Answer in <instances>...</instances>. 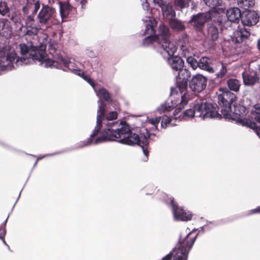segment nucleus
Returning <instances> with one entry per match:
<instances>
[{
  "label": "nucleus",
  "mask_w": 260,
  "mask_h": 260,
  "mask_svg": "<svg viewBox=\"0 0 260 260\" xmlns=\"http://www.w3.org/2000/svg\"><path fill=\"white\" fill-rule=\"evenodd\" d=\"M117 115H98L96 125L90 137L82 142L81 147L91 144H99L108 141H116L121 144L128 145L138 144L144 154L147 158L148 144L150 135L147 128L140 130V136L133 133L129 125L125 122L116 121Z\"/></svg>",
  "instance_id": "nucleus-1"
},
{
  "label": "nucleus",
  "mask_w": 260,
  "mask_h": 260,
  "mask_svg": "<svg viewBox=\"0 0 260 260\" xmlns=\"http://www.w3.org/2000/svg\"><path fill=\"white\" fill-rule=\"evenodd\" d=\"M47 43H40L35 46L30 42L27 44H20L19 47L21 54L26 57L19 58L15 49L9 45L0 47V74L4 72L12 70L15 66H22L30 63L32 60H38L40 64L45 68H56L63 70L65 60L62 55L58 56L55 60L49 58L45 50Z\"/></svg>",
  "instance_id": "nucleus-2"
},
{
  "label": "nucleus",
  "mask_w": 260,
  "mask_h": 260,
  "mask_svg": "<svg viewBox=\"0 0 260 260\" xmlns=\"http://www.w3.org/2000/svg\"><path fill=\"white\" fill-rule=\"evenodd\" d=\"M224 119L226 121L235 122L253 129L260 138V115H255V122L252 121L253 118L250 115H188V120L195 119L197 122L210 119L221 120Z\"/></svg>",
  "instance_id": "nucleus-3"
},
{
  "label": "nucleus",
  "mask_w": 260,
  "mask_h": 260,
  "mask_svg": "<svg viewBox=\"0 0 260 260\" xmlns=\"http://www.w3.org/2000/svg\"><path fill=\"white\" fill-rule=\"evenodd\" d=\"M236 98L235 95L226 89L218 96L219 107L216 104L209 103H197L193 107V114H219L220 109L222 114H230L231 105Z\"/></svg>",
  "instance_id": "nucleus-4"
},
{
  "label": "nucleus",
  "mask_w": 260,
  "mask_h": 260,
  "mask_svg": "<svg viewBox=\"0 0 260 260\" xmlns=\"http://www.w3.org/2000/svg\"><path fill=\"white\" fill-rule=\"evenodd\" d=\"M189 230L185 234H181L176 247L162 260H170L172 257L173 260H187L188 252L193 246L197 236V234L193 233L194 230L191 232H189Z\"/></svg>",
  "instance_id": "nucleus-5"
},
{
  "label": "nucleus",
  "mask_w": 260,
  "mask_h": 260,
  "mask_svg": "<svg viewBox=\"0 0 260 260\" xmlns=\"http://www.w3.org/2000/svg\"><path fill=\"white\" fill-rule=\"evenodd\" d=\"M172 212L174 219L177 221H188L191 220L192 214L190 212L178 207L174 202L173 199L171 200Z\"/></svg>",
  "instance_id": "nucleus-6"
},
{
  "label": "nucleus",
  "mask_w": 260,
  "mask_h": 260,
  "mask_svg": "<svg viewBox=\"0 0 260 260\" xmlns=\"http://www.w3.org/2000/svg\"><path fill=\"white\" fill-rule=\"evenodd\" d=\"M206 84V78L199 74L193 77L189 83V87L192 91L200 92L205 88Z\"/></svg>",
  "instance_id": "nucleus-7"
},
{
  "label": "nucleus",
  "mask_w": 260,
  "mask_h": 260,
  "mask_svg": "<svg viewBox=\"0 0 260 260\" xmlns=\"http://www.w3.org/2000/svg\"><path fill=\"white\" fill-rule=\"evenodd\" d=\"M54 9L47 5H43L42 8L38 15L39 22L40 24H47L53 17Z\"/></svg>",
  "instance_id": "nucleus-8"
},
{
  "label": "nucleus",
  "mask_w": 260,
  "mask_h": 260,
  "mask_svg": "<svg viewBox=\"0 0 260 260\" xmlns=\"http://www.w3.org/2000/svg\"><path fill=\"white\" fill-rule=\"evenodd\" d=\"M211 18V13L209 12L199 13L193 16L191 22L197 29L200 30L204 26L205 23Z\"/></svg>",
  "instance_id": "nucleus-9"
},
{
  "label": "nucleus",
  "mask_w": 260,
  "mask_h": 260,
  "mask_svg": "<svg viewBox=\"0 0 260 260\" xmlns=\"http://www.w3.org/2000/svg\"><path fill=\"white\" fill-rule=\"evenodd\" d=\"M259 16L255 11L246 12L241 18L242 23L244 25L252 26L256 24L259 20Z\"/></svg>",
  "instance_id": "nucleus-10"
},
{
  "label": "nucleus",
  "mask_w": 260,
  "mask_h": 260,
  "mask_svg": "<svg viewBox=\"0 0 260 260\" xmlns=\"http://www.w3.org/2000/svg\"><path fill=\"white\" fill-rule=\"evenodd\" d=\"M226 17L231 22L238 23L241 19V12L238 8H231L226 11Z\"/></svg>",
  "instance_id": "nucleus-11"
},
{
  "label": "nucleus",
  "mask_w": 260,
  "mask_h": 260,
  "mask_svg": "<svg viewBox=\"0 0 260 260\" xmlns=\"http://www.w3.org/2000/svg\"><path fill=\"white\" fill-rule=\"evenodd\" d=\"M170 37L171 33L169 27L163 24H160L159 26V32L156 37L158 43L169 40Z\"/></svg>",
  "instance_id": "nucleus-12"
},
{
  "label": "nucleus",
  "mask_w": 260,
  "mask_h": 260,
  "mask_svg": "<svg viewBox=\"0 0 260 260\" xmlns=\"http://www.w3.org/2000/svg\"><path fill=\"white\" fill-rule=\"evenodd\" d=\"M181 54L186 57L192 54V48L189 44L188 39L186 36L183 37V40L179 42Z\"/></svg>",
  "instance_id": "nucleus-13"
},
{
  "label": "nucleus",
  "mask_w": 260,
  "mask_h": 260,
  "mask_svg": "<svg viewBox=\"0 0 260 260\" xmlns=\"http://www.w3.org/2000/svg\"><path fill=\"white\" fill-rule=\"evenodd\" d=\"M163 17L169 21L173 18L176 17V12L172 6L168 3H166L161 7Z\"/></svg>",
  "instance_id": "nucleus-14"
},
{
  "label": "nucleus",
  "mask_w": 260,
  "mask_h": 260,
  "mask_svg": "<svg viewBox=\"0 0 260 260\" xmlns=\"http://www.w3.org/2000/svg\"><path fill=\"white\" fill-rule=\"evenodd\" d=\"M161 47L163 48L164 52H166L169 56L172 57L177 50V47L175 44L170 39L159 43Z\"/></svg>",
  "instance_id": "nucleus-15"
},
{
  "label": "nucleus",
  "mask_w": 260,
  "mask_h": 260,
  "mask_svg": "<svg viewBox=\"0 0 260 260\" xmlns=\"http://www.w3.org/2000/svg\"><path fill=\"white\" fill-rule=\"evenodd\" d=\"M11 32L10 22L7 19H0V34L7 38L10 36Z\"/></svg>",
  "instance_id": "nucleus-16"
},
{
  "label": "nucleus",
  "mask_w": 260,
  "mask_h": 260,
  "mask_svg": "<svg viewBox=\"0 0 260 260\" xmlns=\"http://www.w3.org/2000/svg\"><path fill=\"white\" fill-rule=\"evenodd\" d=\"M168 61L172 69L177 72L183 68L184 66L183 60L177 56L169 57Z\"/></svg>",
  "instance_id": "nucleus-17"
},
{
  "label": "nucleus",
  "mask_w": 260,
  "mask_h": 260,
  "mask_svg": "<svg viewBox=\"0 0 260 260\" xmlns=\"http://www.w3.org/2000/svg\"><path fill=\"white\" fill-rule=\"evenodd\" d=\"M169 24L171 29L177 32L182 31L186 28L184 22L177 19L176 17L170 19Z\"/></svg>",
  "instance_id": "nucleus-18"
},
{
  "label": "nucleus",
  "mask_w": 260,
  "mask_h": 260,
  "mask_svg": "<svg viewBox=\"0 0 260 260\" xmlns=\"http://www.w3.org/2000/svg\"><path fill=\"white\" fill-rule=\"evenodd\" d=\"M243 82L245 85H252L258 81V78L256 73L249 74L244 72L242 74Z\"/></svg>",
  "instance_id": "nucleus-19"
},
{
  "label": "nucleus",
  "mask_w": 260,
  "mask_h": 260,
  "mask_svg": "<svg viewBox=\"0 0 260 260\" xmlns=\"http://www.w3.org/2000/svg\"><path fill=\"white\" fill-rule=\"evenodd\" d=\"M34 21V17L33 15L28 16L26 19V24L27 25V30L26 31V35H31L32 34L36 35L38 31L37 27H32V22Z\"/></svg>",
  "instance_id": "nucleus-20"
},
{
  "label": "nucleus",
  "mask_w": 260,
  "mask_h": 260,
  "mask_svg": "<svg viewBox=\"0 0 260 260\" xmlns=\"http://www.w3.org/2000/svg\"><path fill=\"white\" fill-rule=\"evenodd\" d=\"M95 92L100 98H102L108 102H112V99L109 91L106 88L101 87V85L98 89H95Z\"/></svg>",
  "instance_id": "nucleus-21"
},
{
  "label": "nucleus",
  "mask_w": 260,
  "mask_h": 260,
  "mask_svg": "<svg viewBox=\"0 0 260 260\" xmlns=\"http://www.w3.org/2000/svg\"><path fill=\"white\" fill-rule=\"evenodd\" d=\"M198 67L201 69L206 70L209 73H213L214 70L210 66V59L206 57H202L198 62Z\"/></svg>",
  "instance_id": "nucleus-22"
},
{
  "label": "nucleus",
  "mask_w": 260,
  "mask_h": 260,
  "mask_svg": "<svg viewBox=\"0 0 260 260\" xmlns=\"http://www.w3.org/2000/svg\"><path fill=\"white\" fill-rule=\"evenodd\" d=\"M177 72H178V73L177 79L178 80L179 82L186 83L187 80L190 77V73L186 69L182 68Z\"/></svg>",
  "instance_id": "nucleus-23"
},
{
  "label": "nucleus",
  "mask_w": 260,
  "mask_h": 260,
  "mask_svg": "<svg viewBox=\"0 0 260 260\" xmlns=\"http://www.w3.org/2000/svg\"><path fill=\"white\" fill-rule=\"evenodd\" d=\"M64 152H65V150H63L58 151H56V152L51 153H47V154H43V155H40L38 156H37L36 155H34L32 154L28 153L25 151H24V152H22V153H25L27 155L31 156L33 157H37L36 161L38 162V161L39 160L42 159L43 158H44L45 157H49V156H55V155H58L60 154H62Z\"/></svg>",
  "instance_id": "nucleus-24"
},
{
  "label": "nucleus",
  "mask_w": 260,
  "mask_h": 260,
  "mask_svg": "<svg viewBox=\"0 0 260 260\" xmlns=\"http://www.w3.org/2000/svg\"><path fill=\"white\" fill-rule=\"evenodd\" d=\"M208 36L212 41L217 40L219 36L218 28L213 25L209 26L208 27Z\"/></svg>",
  "instance_id": "nucleus-25"
},
{
  "label": "nucleus",
  "mask_w": 260,
  "mask_h": 260,
  "mask_svg": "<svg viewBox=\"0 0 260 260\" xmlns=\"http://www.w3.org/2000/svg\"><path fill=\"white\" fill-rule=\"evenodd\" d=\"M145 33L149 36L144 39V44L147 45L152 43L153 37H152L151 35L154 33V31L151 25L149 24L147 25Z\"/></svg>",
  "instance_id": "nucleus-26"
},
{
  "label": "nucleus",
  "mask_w": 260,
  "mask_h": 260,
  "mask_svg": "<svg viewBox=\"0 0 260 260\" xmlns=\"http://www.w3.org/2000/svg\"><path fill=\"white\" fill-rule=\"evenodd\" d=\"M255 4L254 0H237V4L239 7L244 10H247L252 7Z\"/></svg>",
  "instance_id": "nucleus-27"
},
{
  "label": "nucleus",
  "mask_w": 260,
  "mask_h": 260,
  "mask_svg": "<svg viewBox=\"0 0 260 260\" xmlns=\"http://www.w3.org/2000/svg\"><path fill=\"white\" fill-rule=\"evenodd\" d=\"M227 84L230 90L234 91H239L240 86V83L237 79H230L228 80Z\"/></svg>",
  "instance_id": "nucleus-28"
},
{
  "label": "nucleus",
  "mask_w": 260,
  "mask_h": 260,
  "mask_svg": "<svg viewBox=\"0 0 260 260\" xmlns=\"http://www.w3.org/2000/svg\"><path fill=\"white\" fill-rule=\"evenodd\" d=\"M192 0H174V5L176 8L180 9L187 8Z\"/></svg>",
  "instance_id": "nucleus-29"
},
{
  "label": "nucleus",
  "mask_w": 260,
  "mask_h": 260,
  "mask_svg": "<svg viewBox=\"0 0 260 260\" xmlns=\"http://www.w3.org/2000/svg\"><path fill=\"white\" fill-rule=\"evenodd\" d=\"M193 94H189L187 92L184 93L182 96H181V101H180V105L179 106V107L175 110V112L178 113L179 111H178V110H180L181 109V106H183L184 105H186L187 103V102L192 98Z\"/></svg>",
  "instance_id": "nucleus-30"
},
{
  "label": "nucleus",
  "mask_w": 260,
  "mask_h": 260,
  "mask_svg": "<svg viewBox=\"0 0 260 260\" xmlns=\"http://www.w3.org/2000/svg\"><path fill=\"white\" fill-rule=\"evenodd\" d=\"M174 107V105H170L169 103H164L157 108V111L160 113L170 112Z\"/></svg>",
  "instance_id": "nucleus-31"
},
{
  "label": "nucleus",
  "mask_w": 260,
  "mask_h": 260,
  "mask_svg": "<svg viewBox=\"0 0 260 260\" xmlns=\"http://www.w3.org/2000/svg\"><path fill=\"white\" fill-rule=\"evenodd\" d=\"M232 39L235 43H240L244 41L243 37L241 35V32L240 28L234 31Z\"/></svg>",
  "instance_id": "nucleus-32"
},
{
  "label": "nucleus",
  "mask_w": 260,
  "mask_h": 260,
  "mask_svg": "<svg viewBox=\"0 0 260 260\" xmlns=\"http://www.w3.org/2000/svg\"><path fill=\"white\" fill-rule=\"evenodd\" d=\"M73 63L71 60H67L66 59V68L69 70L72 71L75 74L79 75L80 77L83 76L84 72L80 70L75 69L73 68Z\"/></svg>",
  "instance_id": "nucleus-33"
},
{
  "label": "nucleus",
  "mask_w": 260,
  "mask_h": 260,
  "mask_svg": "<svg viewBox=\"0 0 260 260\" xmlns=\"http://www.w3.org/2000/svg\"><path fill=\"white\" fill-rule=\"evenodd\" d=\"M205 4L211 8H215L220 6L222 4V0H203Z\"/></svg>",
  "instance_id": "nucleus-34"
},
{
  "label": "nucleus",
  "mask_w": 260,
  "mask_h": 260,
  "mask_svg": "<svg viewBox=\"0 0 260 260\" xmlns=\"http://www.w3.org/2000/svg\"><path fill=\"white\" fill-rule=\"evenodd\" d=\"M9 8L6 2H1L0 3V14L3 16L6 15L9 13Z\"/></svg>",
  "instance_id": "nucleus-35"
},
{
  "label": "nucleus",
  "mask_w": 260,
  "mask_h": 260,
  "mask_svg": "<svg viewBox=\"0 0 260 260\" xmlns=\"http://www.w3.org/2000/svg\"><path fill=\"white\" fill-rule=\"evenodd\" d=\"M0 145L2 146L3 148L8 149L12 152H15L16 153L19 152H24V151L18 149L9 144H7L3 142L0 141Z\"/></svg>",
  "instance_id": "nucleus-36"
},
{
  "label": "nucleus",
  "mask_w": 260,
  "mask_h": 260,
  "mask_svg": "<svg viewBox=\"0 0 260 260\" xmlns=\"http://www.w3.org/2000/svg\"><path fill=\"white\" fill-rule=\"evenodd\" d=\"M186 57L187 62L189 64H190V66L193 69H196L198 67V62L195 58H194L190 55H189Z\"/></svg>",
  "instance_id": "nucleus-37"
},
{
  "label": "nucleus",
  "mask_w": 260,
  "mask_h": 260,
  "mask_svg": "<svg viewBox=\"0 0 260 260\" xmlns=\"http://www.w3.org/2000/svg\"><path fill=\"white\" fill-rule=\"evenodd\" d=\"M240 30L241 32V35L244 40L247 39L250 36V33L248 29L243 27L240 28Z\"/></svg>",
  "instance_id": "nucleus-38"
},
{
  "label": "nucleus",
  "mask_w": 260,
  "mask_h": 260,
  "mask_svg": "<svg viewBox=\"0 0 260 260\" xmlns=\"http://www.w3.org/2000/svg\"><path fill=\"white\" fill-rule=\"evenodd\" d=\"M98 103L99 104V105L98 113L99 114H104L105 112L106 105L104 104L103 102L101 100L98 101Z\"/></svg>",
  "instance_id": "nucleus-39"
},
{
  "label": "nucleus",
  "mask_w": 260,
  "mask_h": 260,
  "mask_svg": "<svg viewBox=\"0 0 260 260\" xmlns=\"http://www.w3.org/2000/svg\"><path fill=\"white\" fill-rule=\"evenodd\" d=\"M222 67L220 71L217 73V76L219 78H222L227 72L226 66L223 63H221Z\"/></svg>",
  "instance_id": "nucleus-40"
},
{
  "label": "nucleus",
  "mask_w": 260,
  "mask_h": 260,
  "mask_svg": "<svg viewBox=\"0 0 260 260\" xmlns=\"http://www.w3.org/2000/svg\"><path fill=\"white\" fill-rule=\"evenodd\" d=\"M58 4L59 5L60 16L62 18V20L63 21L65 17V12L63 8L64 4L63 2H59Z\"/></svg>",
  "instance_id": "nucleus-41"
},
{
  "label": "nucleus",
  "mask_w": 260,
  "mask_h": 260,
  "mask_svg": "<svg viewBox=\"0 0 260 260\" xmlns=\"http://www.w3.org/2000/svg\"><path fill=\"white\" fill-rule=\"evenodd\" d=\"M251 114H260V103L255 104L251 109Z\"/></svg>",
  "instance_id": "nucleus-42"
},
{
  "label": "nucleus",
  "mask_w": 260,
  "mask_h": 260,
  "mask_svg": "<svg viewBox=\"0 0 260 260\" xmlns=\"http://www.w3.org/2000/svg\"><path fill=\"white\" fill-rule=\"evenodd\" d=\"M0 231H2V232H0V240L3 241L5 240V237L7 234V230L6 229H1Z\"/></svg>",
  "instance_id": "nucleus-43"
},
{
  "label": "nucleus",
  "mask_w": 260,
  "mask_h": 260,
  "mask_svg": "<svg viewBox=\"0 0 260 260\" xmlns=\"http://www.w3.org/2000/svg\"><path fill=\"white\" fill-rule=\"evenodd\" d=\"M40 3L39 1H37L34 3V10L33 12L34 14H35L37 13V12L40 9Z\"/></svg>",
  "instance_id": "nucleus-44"
},
{
  "label": "nucleus",
  "mask_w": 260,
  "mask_h": 260,
  "mask_svg": "<svg viewBox=\"0 0 260 260\" xmlns=\"http://www.w3.org/2000/svg\"><path fill=\"white\" fill-rule=\"evenodd\" d=\"M10 213H9L8 214L7 217L6 218V219L1 223V224L0 225V229H6V224H7L8 220L9 219V217L10 216Z\"/></svg>",
  "instance_id": "nucleus-45"
},
{
  "label": "nucleus",
  "mask_w": 260,
  "mask_h": 260,
  "mask_svg": "<svg viewBox=\"0 0 260 260\" xmlns=\"http://www.w3.org/2000/svg\"><path fill=\"white\" fill-rule=\"evenodd\" d=\"M87 82L92 87L94 91L95 89H98V88L100 86V85L95 84L91 79L89 81H88Z\"/></svg>",
  "instance_id": "nucleus-46"
},
{
  "label": "nucleus",
  "mask_w": 260,
  "mask_h": 260,
  "mask_svg": "<svg viewBox=\"0 0 260 260\" xmlns=\"http://www.w3.org/2000/svg\"><path fill=\"white\" fill-rule=\"evenodd\" d=\"M153 2L160 8L166 3L164 2L163 0H153Z\"/></svg>",
  "instance_id": "nucleus-47"
},
{
  "label": "nucleus",
  "mask_w": 260,
  "mask_h": 260,
  "mask_svg": "<svg viewBox=\"0 0 260 260\" xmlns=\"http://www.w3.org/2000/svg\"><path fill=\"white\" fill-rule=\"evenodd\" d=\"M260 213V206L251 211V213Z\"/></svg>",
  "instance_id": "nucleus-48"
},
{
  "label": "nucleus",
  "mask_w": 260,
  "mask_h": 260,
  "mask_svg": "<svg viewBox=\"0 0 260 260\" xmlns=\"http://www.w3.org/2000/svg\"><path fill=\"white\" fill-rule=\"evenodd\" d=\"M25 185H23L22 189L20 190L19 193V194H18V198H17L16 201H15V204H17L18 201L19 200V199H20V197H21V192L24 188V187H25Z\"/></svg>",
  "instance_id": "nucleus-49"
},
{
  "label": "nucleus",
  "mask_w": 260,
  "mask_h": 260,
  "mask_svg": "<svg viewBox=\"0 0 260 260\" xmlns=\"http://www.w3.org/2000/svg\"><path fill=\"white\" fill-rule=\"evenodd\" d=\"M3 244L7 247L8 249L10 251L12 252V250L10 249L9 245L7 243L5 240L2 241Z\"/></svg>",
  "instance_id": "nucleus-50"
},
{
  "label": "nucleus",
  "mask_w": 260,
  "mask_h": 260,
  "mask_svg": "<svg viewBox=\"0 0 260 260\" xmlns=\"http://www.w3.org/2000/svg\"><path fill=\"white\" fill-rule=\"evenodd\" d=\"M237 108H238L241 111H243V112H245V107L242 106H239L236 107Z\"/></svg>",
  "instance_id": "nucleus-51"
},
{
  "label": "nucleus",
  "mask_w": 260,
  "mask_h": 260,
  "mask_svg": "<svg viewBox=\"0 0 260 260\" xmlns=\"http://www.w3.org/2000/svg\"><path fill=\"white\" fill-rule=\"evenodd\" d=\"M81 77H82L85 80H86L87 82L88 81H89L90 78H89V76H87V75H84V73L83 74V76H82Z\"/></svg>",
  "instance_id": "nucleus-52"
},
{
  "label": "nucleus",
  "mask_w": 260,
  "mask_h": 260,
  "mask_svg": "<svg viewBox=\"0 0 260 260\" xmlns=\"http://www.w3.org/2000/svg\"><path fill=\"white\" fill-rule=\"evenodd\" d=\"M32 171H33V170H32V168H31V170H30V171L29 172V174L28 175V177H27V179H26V181H25V182L24 183V185H25L27 183L28 180H29V178H30V177L31 176V174L32 172Z\"/></svg>",
  "instance_id": "nucleus-53"
},
{
  "label": "nucleus",
  "mask_w": 260,
  "mask_h": 260,
  "mask_svg": "<svg viewBox=\"0 0 260 260\" xmlns=\"http://www.w3.org/2000/svg\"><path fill=\"white\" fill-rule=\"evenodd\" d=\"M16 204H15V203H14V204L13 205V206H12V208H11V210L10 211V212L9 213H10V214H11L14 210V208Z\"/></svg>",
  "instance_id": "nucleus-54"
},
{
  "label": "nucleus",
  "mask_w": 260,
  "mask_h": 260,
  "mask_svg": "<svg viewBox=\"0 0 260 260\" xmlns=\"http://www.w3.org/2000/svg\"><path fill=\"white\" fill-rule=\"evenodd\" d=\"M37 164H38V162H37L36 161H35V163L34 164V165H33V166H32V170H34V168L37 166Z\"/></svg>",
  "instance_id": "nucleus-55"
},
{
  "label": "nucleus",
  "mask_w": 260,
  "mask_h": 260,
  "mask_svg": "<svg viewBox=\"0 0 260 260\" xmlns=\"http://www.w3.org/2000/svg\"><path fill=\"white\" fill-rule=\"evenodd\" d=\"M257 47L258 49L260 50V39L258 40Z\"/></svg>",
  "instance_id": "nucleus-56"
},
{
  "label": "nucleus",
  "mask_w": 260,
  "mask_h": 260,
  "mask_svg": "<svg viewBox=\"0 0 260 260\" xmlns=\"http://www.w3.org/2000/svg\"><path fill=\"white\" fill-rule=\"evenodd\" d=\"M179 103L180 104V102H178V103H175V104H173V103H172V105H174V106H175V107L176 106H178V104H179Z\"/></svg>",
  "instance_id": "nucleus-57"
},
{
  "label": "nucleus",
  "mask_w": 260,
  "mask_h": 260,
  "mask_svg": "<svg viewBox=\"0 0 260 260\" xmlns=\"http://www.w3.org/2000/svg\"><path fill=\"white\" fill-rule=\"evenodd\" d=\"M66 11L69 9V6H68V4L66 3Z\"/></svg>",
  "instance_id": "nucleus-58"
},
{
  "label": "nucleus",
  "mask_w": 260,
  "mask_h": 260,
  "mask_svg": "<svg viewBox=\"0 0 260 260\" xmlns=\"http://www.w3.org/2000/svg\"><path fill=\"white\" fill-rule=\"evenodd\" d=\"M109 114H117V113L116 112L112 111V112H110Z\"/></svg>",
  "instance_id": "nucleus-59"
},
{
  "label": "nucleus",
  "mask_w": 260,
  "mask_h": 260,
  "mask_svg": "<svg viewBox=\"0 0 260 260\" xmlns=\"http://www.w3.org/2000/svg\"><path fill=\"white\" fill-rule=\"evenodd\" d=\"M183 114H188V113H187V110H186V111H184V112H183Z\"/></svg>",
  "instance_id": "nucleus-60"
},
{
  "label": "nucleus",
  "mask_w": 260,
  "mask_h": 260,
  "mask_svg": "<svg viewBox=\"0 0 260 260\" xmlns=\"http://www.w3.org/2000/svg\"><path fill=\"white\" fill-rule=\"evenodd\" d=\"M234 114H238L236 111L234 112Z\"/></svg>",
  "instance_id": "nucleus-61"
},
{
  "label": "nucleus",
  "mask_w": 260,
  "mask_h": 260,
  "mask_svg": "<svg viewBox=\"0 0 260 260\" xmlns=\"http://www.w3.org/2000/svg\"><path fill=\"white\" fill-rule=\"evenodd\" d=\"M23 11L25 12V8H23Z\"/></svg>",
  "instance_id": "nucleus-62"
}]
</instances>
